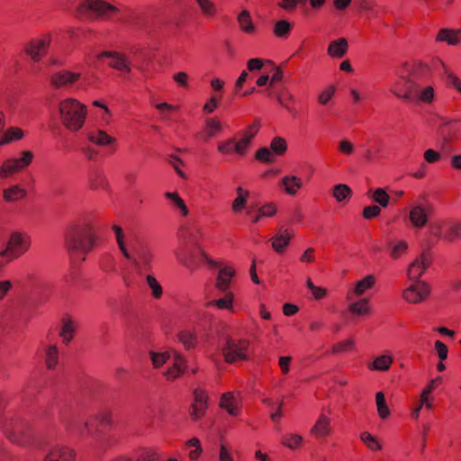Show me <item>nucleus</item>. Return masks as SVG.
I'll return each instance as SVG.
<instances>
[{
	"mask_svg": "<svg viewBox=\"0 0 461 461\" xmlns=\"http://www.w3.org/2000/svg\"><path fill=\"white\" fill-rule=\"evenodd\" d=\"M282 185L285 186V192L290 195H294L297 190L303 185L300 178L295 176H285L282 178Z\"/></svg>",
	"mask_w": 461,
	"mask_h": 461,
	"instance_id": "a878e982",
	"label": "nucleus"
},
{
	"mask_svg": "<svg viewBox=\"0 0 461 461\" xmlns=\"http://www.w3.org/2000/svg\"><path fill=\"white\" fill-rule=\"evenodd\" d=\"M22 155V158H14V160L17 163V168L19 169V171L29 166L33 158V153L28 150L23 151Z\"/></svg>",
	"mask_w": 461,
	"mask_h": 461,
	"instance_id": "13d9d810",
	"label": "nucleus"
},
{
	"mask_svg": "<svg viewBox=\"0 0 461 461\" xmlns=\"http://www.w3.org/2000/svg\"><path fill=\"white\" fill-rule=\"evenodd\" d=\"M75 330L76 325L71 319L62 320V327L59 336L62 338L65 344H68L73 339Z\"/></svg>",
	"mask_w": 461,
	"mask_h": 461,
	"instance_id": "bb28decb",
	"label": "nucleus"
},
{
	"mask_svg": "<svg viewBox=\"0 0 461 461\" xmlns=\"http://www.w3.org/2000/svg\"><path fill=\"white\" fill-rule=\"evenodd\" d=\"M353 346H354V341L352 339H347L343 342L335 344L332 347V353L338 354V353L345 352V351L352 348Z\"/></svg>",
	"mask_w": 461,
	"mask_h": 461,
	"instance_id": "680f3d73",
	"label": "nucleus"
},
{
	"mask_svg": "<svg viewBox=\"0 0 461 461\" xmlns=\"http://www.w3.org/2000/svg\"><path fill=\"white\" fill-rule=\"evenodd\" d=\"M94 244L95 237L89 227L73 230L66 237V247L72 258L87 253Z\"/></svg>",
	"mask_w": 461,
	"mask_h": 461,
	"instance_id": "0eeeda50",
	"label": "nucleus"
},
{
	"mask_svg": "<svg viewBox=\"0 0 461 461\" xmlns=\"http://www.w3.org/2000/svg\"><path fill=\"white\" fill-rule=\"evenodd\" d=\"M247 200L248 197L237 196V198L233 200L231 205L233 212L236 213L241 212L247 204Z\"/></svg>",
	"mask_w": 461,
	"mask_h": 461,
	"instance_id": "69168bd1",
	"label": "nucleus"
},
{
	"mask_svg": "<svg viewBox=\"0 0 461 461\" xmlns=\"http://www.w3.org/2000/svg\"><path fill=\"white\" fill-rule=\"evenodd\" d=\"M224 296L218 300H212L205 303L206 307L216 306L218 309H230L232 306L233 294L231 292L223 293Z\"/></svg>",
	"mask_w": 461,
	"mask_h": 461,
	"instance_id": "2f4dec72",
	"label": "nucleus"
},
{
	"mask_svg": "<svg viewBox=\"0 0 461 461\" xmlns=\"http://www.w3.org/2000/svg\"><path fill=\"white\" fill-rule=\"evenodd\" d=\"M435 348L438 353V357L441 361L447 357L448 349L447 347L440 340L435 342Z\"/></svg>",
	"mask_w": 461,
	"mask_h": 461,
	"instance_id": "338daca9",
	"label": "nucleus"
},
{
	"mask_svg": "<svg viewBox=\"0 0 461 461\" xmlns=\"http://www.w3.org/2000/svg\"><path fill=\"white\" fill-rule=\"evenodd\" d=\"M292 29V24L286 20H279L276 23L274 32L277 37H286Z\"/></svg>",
	"mask_w": 461,
	"mask_h": 461,
	"instance_id": "c03bdc74",
	"label": "nucleus"
},
{
	"mask_svg": "<svg viewBox=\"0 0 461 461\" xmlns=\"http://www.w3.org/2000/svg\"><path fill=\"white\" fill-rule=\"evenodd\" d=\"M238 22L240 29L246 33H252L255 32V25L252 22L250 14L247 10H243L238 15Z\"/></svg>",
	"mask_w": 461,
	"mask_h": 461,
	"instance_id": "c756f323",
	"label": "nucleus"
},
{
	"mask_svg": "<svg viewBox=\"0 0 461 461\" xmlns=\"http://www.w3.org/2000/svg\"><path fill=\"white\" fill-rule=\"evenodd\" d=\"M381 213V208L377 205H369L364 208L363 217L365 219H372L377 217Z\"/></svg>",
	"mask_w": 461,
	"mask_h": 461,
	"instance_id": "0e129e2a",
	"label": "nucleus"
},
{
	"mask_svg": "<svg viewBox=\"0 0 461 461\" xmlns=\"http://www.w3.org/2000/svg\"><path fill=\"white\" fill-rule=\"evenodd\" d=\"M80 77L79 73L69 70H60L50 76V84L54 88H62L72 86Z\"/></svg>",
	"mask_w": 461,
	"mask_h": 461,
	"instance_id": "2eb2a0df",
	"label": "nucleus"
},
{
	"mask_svg": "<svg viewBox=\"0 0 461 461\" xmlns=\"http://www.w3.org/2000/svg\"><path fill=\"white\" fill-rule=\"evenodd\" d=\"M59 361V350L56 345H50L46 348L45 362L49 369L54 368Z\"/></svg>",
	"mask_w": 461,
	"mask_h": 461,
	"instance_id": "c9c22d12",
	"label": "nucleus"
},
{
	"mask_svg": "<svg viewBox=\"0 0 461 461\" xmlns=\"http://www.w3.org/2000/svg\"><path fill=\"white\" fill-rule=\"evenodd\" d=\"M220 406L225 409L230 415L236 416L239 413L238 402L231 393L221 395Z\"/></svg>",
	"mask_w": 461,
	"mask_h": 461,
	"instance_id": "b1692460",
	"label": "nucleus"
},
{
	"mask_svg": "<svg viewBox=\"0 0 461 461\" xmlns=\"http://www.w3.org/2000/svg\"><path fill=\"white\" fill-rule=\"evenodd\" d=\"M352 191L346 184H338L334 185L332 195L338 202H343L350 197Z\"/></svg>",
	"mask_w": 461,
	"mask_h": 461,
	"instance_id": "f704fd0d",
	"label": "nucleus"
},
{
	"mask_svg": "<svg viewBox=\"0 0 461 461\" xmlns=\"http://www.w3.org/2000/svg\"><path fill=\"white\" fill-rule=\"evenodd\" d=\"M409 219L415 228H422L428 221V212L421 204H415L410 211Z\"/></svg>",
	"mask_w": 461,
	"mask_h": 461,
	"instance_id": "aec40b11",
	"label": "nucleus"
},
{
	"mask_svg": "<svg viewBox=\"0 0 461 461\" xmlns=\"http://www.w3.org/2000/svg\"><path fill=\"white\" fill-rule=\"evenodd\" d=\"M311 432L316 437H326L330 433V419L321 414Z\"/></svg>",
	"mask_w": 461,
	"mask_h": 461,
	"instance_id": "5701e85b",
	"label": "nucleus"
},
{
	"mask_svg": "<svg viewBox=\"0 0 461 461\" xmlns=\"http://www.w3.org/2000/svg\"><path fill=\"white\" fill-rule=\"evenodd\" d=\"M108 58L110 59L109 67L118 70L122 75L130 74L131 71V61L121 52L103 51L98 55V59Z\"/></svg>",
	"mask_w": 461,
	"mask_h": 461,
	"instance_id": "ddd939ff",
	"label": "nucleus"
},
{
	"mask_svg": "<svg viewBox=\"0 0 461 461\" xmlns=\"http://www.w3.org/2000/svg\"><path fill=\"white\" fill-rule=\"evenodd\" d=\"M167 161L174 167L175 171L181 178H186V175L180 168V166L183 164V160L174 154H171L168 156Z\"/></svg>",
	"mask_w": 461,
	"mask_h": 461,
	"instance_id": "6e6d98bb",
	"label": "nucleus"
},
{
	"mask_svg": "<svg viewBox=\"0 0 461 461\" xmlns=\"http://www.w3.org/2000/svg\"><path fill=\"white\" fill-rule=\"evenodd\" d=\"M88 140L98 146H108L115 142V139L109 136L104 131L97 130L88 133Z\"/></svg>",
	"mask_w": 461,
	"mask_h": 461,
	"instance_id": "4be33fe9",
	"label": "nucleus"
},
{
	"mask_svg": "<svg viewBox=\"0 0 461 461\" xmlns=\"http://www.w3.org/2000/svg\"><path fill=\"white\" fill-rule=\"evenodd\" d=\"M6 437L14 443L25 445L30 439V428L25 422L11 420L4 426Z\"/></svg>",
	"mask_w": 461,
	"mask_h": 461,
	"instance_id": "f8f14e48",
	"label": "nucleus"
},
{
	"mask_svg": "<svg viewBox=\"0 0 461 461\" xmlns=\"http://www.w3.org/2000/svg\"><path fill=\"white\" fill-rule=\"evenodd\" d=\"M23 137V131L18 127H10L0 136V146L19 140Z\"/></svg>",
	"mask_w": 461,
	"mask_h": 461,
	"instance_id": "393cba45",
	"label": "nucleus"
},
{
	"mask_svg": "<svg viewBox=\"0 0 461 461\" xmlns=\"http://www.w3.org/2000/svg\"><path fill=\"white\" fill-rule=\"evenodd\" d=\"M303 441V438L297 434H290L284 438L283 444L290 448L298 447Z\"/></svg>",
	"mask_w": 461,
	"mask_h": 461,
	"instance_id": "bf43d9fd",
	"label": "nucleus"
},
{
	"mask_svg": "<svg viewBox=\"0 0 461 461\" xmlns=\"http://www.w3.org/2000/svg\"><path fill=\"white\" fill-rule=\"evenodd\" d=\"M17 163L14 158H8L0 166V178H7L18 172Z\"/></svg>",
	"mask_w": 461,
	"mask_h": 461,
	"instance_id": "72a5a7b5",
	"label": "nucleus"
},
{
	"mask_svg": "<svg viewBox=\"0 0 461 461\" xmlns=\"http://www.w3.org/2000/svg\"><path fill=\"white\" fill-rule=\"evenodd\" d=\"M178 338L180 342L185 346L186 349L193 348L196 345V338L190 331L184 330L179 332Z\"/></svg>",
	"mask_w": 461,
	"mask_h": 461,
	"instance_id": "37998d69",
	"label": "nucleus"
},
{
	"mask_svg": "<svg viewBox=\"0 0 461 461\" xmlns=\"http://www.w3.org/2000/svg\"><path fill=\"white\" fill-rule=\"evenodd\" d=\"M259 120H257L252 124L249 125L243 131H242V138L247 140L249 143L251 142L252 139L256 136L259 130Z\"/></svg>",
	"mask_w": 461,
	"mask_h": 461,
	"instance_id": "864d4df0",
	"label": "nucleus"
},
{
	"mask_svg": "<svg viewBox=\"0 0 461 461\" xmlns=\"http://www.w3.org/2000/svg\"><path fill=\"white\" fill-rule=\"evenodd\" d=\"M26 191L19 185H12L4 190V198L6 202H14L24 197Z\"/></svg>",
	"mask_w": 461,
	"mask_h": 461,
	"instance_id": "473e14b6",
	"label": "nucleus"
},
{
	"mask_svg": "<svg viewBox=\"0 0 461 461\" xmlns=\"http://www.w3.org/2000/svg\"><path fill=\"white\" fill-rule=\"evenodd\" d=\"M50 42V35L43 34L40 37L31 39L24 44L23 50L32 61L39 62L48 52Z\"/></svg>",
	"mask_w": 461,
	"mask_h": 461,
	"instance_id": "9d476101",
	"label": "nucleus"
},
{
	"mask_svg": "<svg viewBox=\"0 0 461 461\" xmlns=\"http://www.w3.org/2000/svg\"><path fill=\"white\" fill-rule=\"evenodd\" d=\"M391 247L390 255L393 258H399L408 249V244L404 240H400L396 244H389Z\"/></svg>",
	"mask_w": 461,
	"mask_h": 461,
	"instance_id": "3c124183",
	"label": "nucleus"
},
{
	"mask_svg": "<svg viewBox=\"0 0 461 461\" xmlns=\"http://www.w3.org/2000/svg\"><path fill=\"white\" fill-rule=\"evenodd\" d=\"M309 0H283L279 6L288 12L294 11L297 5H304Z\"/></svg>",
	"mask_w": 461,
	"mask_h": 461,
	"instance_id": "052dcab7",
	"label": "nucleus"
},
{
	"mask_svg": "<svg viewBox=\"0 0 461 461\" xmlns=\"http://www.w3.org/2000/svg\"><path fill=\"white\" fill-rule=\"evenodd\" d=\"M436 40L438 41H446L448 45H457L460 43V38L455 33L454 30L450 29H441L438 35Z\"/></svg>",
	"mask_w": 461,
	"mask_h": 461,
	"instance_id": "7c9ffc66",
	"label": "nucleus"
},
{
	"mask_svg": "<svg viewBox=\"0 0 461 461\" xmlns=\"http://www.w3.org/2000/svg\"><path fill=\"white\" fill-rule=\"evenodd\" d=\"M256 159L263 162V163H273L275 161V155L271 151L269 148L263 147L258 149L256 153Z\"/></svg>",
	"mask_w": 461,
	"mask_h": 461,
	"instance_id": "a18cd8bd",
	"label": "nucleus"
},
{
	"mask_svg": "<svg viewBox=\"0 0 461 461\" xmlns=\"http://www.w3.org/2000/svg\"><path fill=\"white\" fill-rule=\"evenodd\" d=\"M146 280L149 287L151 289L152 295L155 298L161 297L163 290L157 279L153 276L148 275Z\"/></svg>",
	"mask_w": 461,
	"mask_h": 461,
	"instance_id": "603ef678",
	"label": "nucleus"
},
{
	"mask_svg": "<svg viewBox=\"0 0 461 461\" xmlns=\"http://www.w3.org/2000/svg\"><path fill=\"white\" fill-rule=\"evenodd\" d=\"M294 232L288 228L280 227L277 233L272 238V248L277 253H283L288 246Z\"/></svg>",
	"mask_w": 461,
	"mask_h": 461,
	"instance_id": "f3484780",
	"label": "nucleus"
},
{
	"mask_svg": "<svg viewBox=\"0 0 461 461\" xmlns=\"http://www.w3.org/2000/svg\"><path fill=\"white\" fill-rule=\"evenodd\" d=\"M348 310L350 312L357 315L367 314L369 312L368 300L364 298L358 302L353 303L349 305Z\"/></svg>",
	"mask_w": 461,
	"mask_h": 461,
	"instance_id": "58836bf2",
	"label": "nucleus"
},
{
	"mask_svg": "<svg viewBox=\"0 0 461 461\" xmlns=\"http://www.w3.org/2000/svg\"><path fill=\"white\" fill-rule=\"evenodd\" d=\"M203 237L202 230L194 225H186L179 232V239L182 242L181 250L175 252L176 258L188 269L194 271L199 267V262L195 254L203 250L199 241Z\"/></svg>",
	"mask_w": 461,
	"mask_h": 461,
	"instance_id": "20e7f679",
	"label": "nucleus"
},
{
	"mask_svg": "<svg viewBox=\"0 0 461 461\" xmlns=\"http://www.w3.org/2000/svg\"><path fill=\"white\" fill-rule=\"evenodd\" d=\"M93 420L95 425V429H99V427L109 425L111 422V413L109 411H102L96 417L93 418ZM100 429H98L99 431Z\"/></svg>",
	"mask_w": 461,
	"mask_h": 461,
	"instance_id": "4d7b16f0",
	"label": "nucleus"
},
{
	"mask_svg": "<svg viewBox=\"0 0 461 461\" xmlns=\"http://www.w3.org/2000/svg\"><path fill=\"white\" fill-rule=\"evenodd\" d=\"M31 238L20 232L11 234L6 248L0 251V258L5 262L13 261L23 256L30 248Z\"/></svg>",
	"mask_w": 461,
	"mask_h": 461,
	"instance_id": "6e6552de",
	"label": "nucleus"
},
{
	"mask_svg": "<svg viewBox=\"0 0 461 461\" xmlns=\"http://www.w3.org/2000/svg\"><path fill=\"white\" fill-rule=\"evenodd\" d=\"M199 5L202 13L208 16L212 17L216 13V6L211 0H195Z\"/></svg>",
	"mask_w": 461,
	"mask_h": 461,
	"instance_id": "09e8293b",
	"label": "nucleus"
},
{
	"mask_svg": "<svg viewBox=\"0 0 461 461\" xmlns=\"http://www.w3.org/2000/svg\"><path fill=\"white\" fill-rule=\"evenodd\" d=\"M79 14L92 13L98 17H111L117 8L104 0H85L77 9Z\"/></svg>",
	"mask_w": 461,
	"mask_h": 461,
	"instance_id": "9b49d317",
	"label": "nucleus"
},
{
	"mask_svg": "<svg viewBox=\"0 0 461 461\" xmlns=\"http://www.w3.org/2000/svg\"><path fill=\"white\" fill-rule=\"evenodd\" d=\"M429 75V68L425 65H420L413 69L407 78H404L403 95L397 89L398 83L391 89L396 96L406 101H419L429 104L434 100V88L431 86H420V81Z\"/></svg>",
	"mask_w": 461,
	"mask_h": 461,
	"instance_id": "7ed1b4c3",
	"label": "nucleus"
},
{
	"mask_svg": "<svg viewBox=\"0 0 461 461\" xmlns=\"http://www.w3.org/2000/svg\"><path fill=\"white\" fill-rule=\"evenodd\" d=\"M432 258L428 252H422L407 269V276L409 280L413 281V284L406 288L402 296L404 300L411 303H419L425 300L430 293L429 285L420 281L426 269L430 266Z\"/></svg>",
	"mask_w": 461,
	"mask_h": 461,
	"instance_id": "f03ea898",
	"label": "nucleus"
},
{
	"mask_svg": "<svg viewBox=\"0 0 461 461\" xmlns=\"http://www.w3.org/2000/svg\"><path fill=\"white\" fill-rule=\"evenodd\" d=\"M60 119L63 125L71 131H77L82 128L86 116V107L74 98H68L59 103Z\"/></svg>",
	"mask_w": 461,
	"mask_h": 461,
	"instance_id": "423d86ee",
	"label": "nucleus"
},
{
	"mask_svg": "<svg viewBox=\"0 0 461 461\" xmlns=\"http://www.w3.org/2000/svg\"><path fill=\"white\" fill-rule=\"evenodd\" d=\"M375 283V277L373 275H367L363 279L356 283L353 293L357 296H361L368 289H371Z\"/></svg>",
	"mask_w": 461,
	"mask_h": 461,
	"instance_id": "c85d7f7f",
	"label": "nucleus"
},
{
	"mask_svg": "<svg viewBox=\"0 0 461 461\" xmlns=\"http://www.w3.org/2000/svg\"><path fill=\"white\" fill-rule=\"evenodd\" d=\"M235 275V270L231 267H221L219 270L216 282H215V287L216 289L221 293H226L230 292V285L231 278Z\"/></svg>",
	"mask_w": 461,
	"mask_h": 461,
	"instance_id": "6ab92c4d",
	"label": "nucleus"
},
{
	"mask_svg": "<svg viewBox=\"0 0 461 461\" xmlns=\"http://www.w3.org/2000/svg\"><path fill=\"white\" fill-rule=\"evenodd\" d=\"M221 130V124L219 121L210 118L206 120V136L205 138L211 139L216 133L220 132Z\"/></svg>",
	"mask_w": 461,
	"mask_h": 461,
	"instance_id": "49530a36",
	"label": "nucleus"
},
{
	"mask_svg": "<svg viewBox=\"0 0 461 461\" xmlns=\"http://www.w3.org/2000/svg\"><path fill=\"white\" fill-rule=\"evenodd\" d=\"M461 235V222H450L447 226L445 239L448 241H453L458 239Z\"/></svg>",
	"mask_w": 461,
	"mask_h": 461,
	"instance_id": "ea45409f",
	"label": "nucleus"
},
{
	"mask_svg": "<svg viewBox=\"0 0 461 461\" xmlns=\"http://www.w3.org/2000/svg\"><path fill=\"white\" fill-rule=\"evenodd\" d=\"M173 366L168 368L165 373L167 380H174L179 377L186 368L185 360L176 351H172Z\"/></svg>",
	"mask_w": 461,
	"mask_h": 461,
	"instance_id": "a211bd4d",
	"label": "nucleus"
},
{
	"mask_svg": "<svg viewBox=\"0 0 461 461\" xmlns=\"http://www.w3.org/2000/svg\"><path fill=\"white\" fill-rule=\"evenodd\" d=\"M75 451L63 446H53L46 453L43 461H75Z\"/></svg>",
	"mask_w": 461,
	"mask_h": 461,
	"instance_id": "dca6fc26",
	"label": "nucleus"
},
{
	"mask_svg": "<svg viewBox=\"0 0 461 461\" xmlns=\"http://www.w3.org/2000/svg\"><path fill=\"white\" fill-rule=\"evenodd\" d=\"M375 402H376L377 411H378L380 418L386 419L390 415V410L386 404L384 393H382V392L376 393Z\"/></svg>",
	"mask_w": 461,
	"mask_h": 461,
	"instance_id": "4c0bfd02",
	"label": "nucleus"
},
{
	"mask_svg": "<svg viewBox=\"0 0 461 461\" xmlns=\"http://www.w3.org/2000/svg\"><path fill=\"white\" fill-rule=\"evenodd\" d=\"M112 229L122 256L132 264L140 274L149 270L153 258L149 247L141 241L135 240L133 234L126 235L119 225L114 224Z\"/></svg>",
	"mask_w": 461,
	"mask_h": 461,
	"instance_id": "f257e3e1",
	"label": "nucleus"
},
{
	"mask_svg": "<svg viewBox=\"0 0 461 461\" xmlns=\"http://www.w3.org/2000/svg\"><path fill=\"white\" fill-rule=\"evenodd\" d=\"M393 361V358L391 355H382L375 357L373 363L368 365V367L371 370L387 371L390 368Z\"/></svg>",
	"mask_w": 461,
	"mask_h": 461,
	"instance_id": "cd10ccee",
	"label": "nucleus"
},
{
	"mask_svg": "<svg viewBox=\"0 0 461 461\" xmlns=\"http://www.w3.org/2000/svg\"><path fill=\"white\" fill-rule=\"evenodd\" d=\"M372 200L381 207H387L390 202L389 194L383 188H377L374 191Z\"/></svg>",
	"mask_w": 461,
	"mask_h": 461,
	"instance_id": "a19ab883",
	"label": "nucleus"
},
{
	"mask_svg": "<svg viewBox=\"0 0 461 461\" xmlns=\"http://www.w3.org/2000/svg\"><path fill=\"white\" fill-rule=\"evenodd\" d=\"M270 149L275 156H282L287 150V144L284 138L276 136L270 143Z\"/></svg>",
	"mask_w": 461,
	"mask_h": 461,
	"instance_id": "e433bc0d",
	"label": "nucleus"
},
{
	"mask_svg": "<svg viewBox=\"0 0 461 461\" xmlns=\"http://www.w3.org/2000/svg\"><path fill=\"white\" fill-rule=\"evenodd\" d=\"M66 426L68 430L82 437L93 436L98 432L93 419L84 420L79 418H71L66 421Z\"/></svg>",
	"mask_w": 461,
	"mask_h": 461,
	"instance_id": "4468645a",
	"label": "nucleus"
},
{
	"mask_svg": "<svg viewBox=\"0 0 461 461\" xmlns=\"http://www.w3.org/2000/svg\"><path fill=\"white\" fill-rule=\"evenodd\" d=\"M165 196L167 199L171 200L176 204V206H177L181 210L184 216H186L188 214V209L184 200L179 196L177 193L167 192L165 194Z\"/></svg>",
	"mask_w": 461,
	"mask_h": 461,
	"instance_id": "8fccbe9b",
	"label": "nucleus"
},
{
	"mask_svg": "<svg viewBox=\"0 0 461 461\" xmlns=\"http://www.w3.org/2000/svg\"><path fill=\"white\" fill-rule=\"evenodd\" d=\"M258 211L263 217H272L276 212V207L274 203H267L260 207Z\"/></svg>",
	"mask_w": 461,
	"mask_h": 461,
	"instance_id": "774afa93",
	"label": "nucleus"
},
{
	"mask_svg": "<svg viewBox=\"0 0 461 461\" xmlns=\"http://www.w3.org/2000/svg\"><path fill=\"white\" fill-rule=\"evenodd\" d=\"M248 348L249 342L247 340H234L230 337H226L221 346V353L227 363H234L247 358L246 351Z\"/></svg>",
	"mask_w": 461,
	"mask_h": 461,
	"instance_id": "1a4fd4ad",
	"label": "nucleus"
},
{
	"mask_svg": "<svg viewBox=\"0 0 461 461\" xmlns=\"http://www.w3.org/2000/svg\"><path fill=\"white\" fill-rule=\"evenodd\" d=\"M441 154L444 155L440 149L438 151L433 149H429L424 152V159L428 163H435L439 160Z\"/></svg>",
	"mask_w": 461,
	"mask_h": 461,
	"instance_id": "e2e57ef3",
	"label": "nucleus"
},
{
	"mask_svg": "<svg viewBox=\"0 0 461 461\" xmlns=\"http://www.w3.org/2000/svg\"><path fill=\"white\" fill-rule=\"evenodd\" d=\"M172 357V352H150V358L155 368L163 366Z\"/></svg>",
	"mask_w": 461,
	"mask_h": 461,
	"instance_id": "de8ad7c7",
	"label": "nucleus"
},
{
	"mask_svg": "<svg viewBox=\"0 0 461 461\" xmlns=\"http://www.w3.org/2000/svg\"><path fill=\"white\" fill-rule=\"evenodd\" d=\"M437 133L439 137L438 148L441 152L448 156L454 150V145L461 140V119H450L439 116Z\"/></svg>",
	"mask_w": 461,
	"mask_h": 461,
	"instance_id": "39448f33",
	"label": "nucleus"
},
{
	"mask_svg": "<svg viewBox=\"0 0 461 461\" xmlns=\"http://www.w3.org/2000/svg\"><path fill=\"white\" fill-rule=\"evenodd\" d=\"M348 41L345 38L332 41L328 47V54L332 58H342L348 50Z\"/></svg>",
	"mask_w": 461,
	"mask_h": 461,
	"instance_id": "412c9836",
	"label": "nucleus"
},
{
	"mask_svg": "<svg viewBox=\"0 0 461 461\" xmlns=\"http://www.w3.org/2000/svg\"><path fill=\"white\" fill-rule=\"evenodd\" d=\"M360 439L372 451H377L382 449V445L379 443V441L374 436H372L370 433L366 431L361 433Z\"/></svg>",
	"mask_w": 461,
	"mask_h": 461,
	"instance_id": "79ce46f5",
	"label": "nucleus"
},
{
	"mask_svg": "<svg viewBox=\"0 0 461 461\" xmlns=\"http://www.w3.org/2000/svg\"><path fill=\"white\" fill-rule=\"evenodd\" d=\"M207 404L205 403H193L191 406L190 415L192 420H199L204 414Z\"/></svg>",
	"mask_w": 461,
	"mask_h": 461,
	"instance_id": "5fc2aeb1",
	"label": "nucleus"
}]
</instances>
